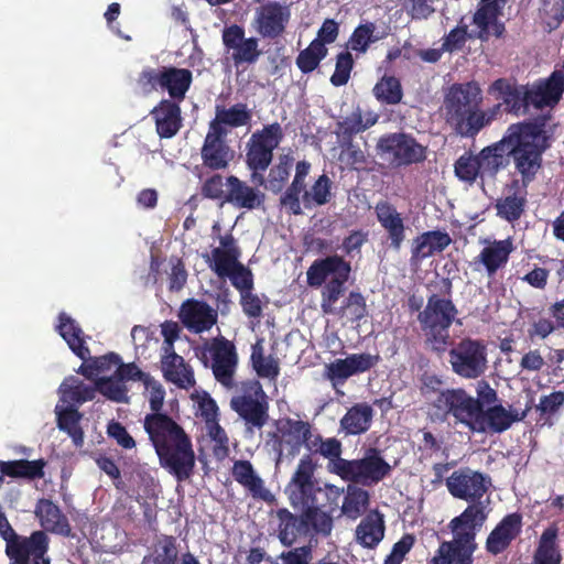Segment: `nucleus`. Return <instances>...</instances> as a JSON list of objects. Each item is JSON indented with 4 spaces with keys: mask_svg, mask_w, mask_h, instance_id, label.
<instances>
[{
    "mask_svg": "<svg viewBox=\"0 0 564 564\" xmlns=\"http://www.w3.org/2000/svg\"><path fill=\"white\" fill-rule=\"evenodd\" d=\"M143 427L159 458L160 466L178 482L195 474L196 457L185 430L166 413H149Z\"/></svg>",
    "mask_w": 564,
    "mask_h": 564,
    "instance_id": "nucleus-1",
    "label": "nucleus"
},
{
    "mask_svg": "<svg viewBox=\"0 0 564 564\" xmlns=\"http://www.w3.org/2000/svg\"><path fill=\"white\" fill-rule=\"evenodd\" d=\"M508 154L521 175L520 183L529 185L542 167V155L549 148L544 123L523 121L512 123L506 131Z\"/></svg>",
    "mask_w": 564,
    "mask_h": 564,
    "instance_id": "nucleus-2",
    "label": "nucleus"
},
{
    "mask_svg": "<svg viewBox=\"0 0 564 564\" xmlns=\"http://www.w3.org/2000/svg\"><path fill=\"white\" fill-rule=\"evenodd\" d=\"M441 293L431 294L423 311L417 315L425 344L437 355H443L451 344L449 328L457 319L458 310L452 301L453 283L448 278L441 280Z\"/></svg>",
    "mask_w": 564,
    "mask_h": 564,
    "instance_id": "nucleus-3",
    "label": "nucleus"
},
{
    "mask_svg": "<svg viewBox=\"0 0 564 564\" xmlns=\"http://www.w3.org/2000/svg\"><path fill=\"white\" fill-rule=\"evenodd\" d=\"M476 394L475 398L463 388L444 389L430 403L431 419L443 423L453 416L455 422L460 424L476 415L479 416L485 406L496 405L498 401L497 391L486 380L477 382Z\"/></svg>",
    "mask_w": 564,
    "mask_h": 564,
    "instance_id": "nucleus-4",
    "label": "nucleus"
},
{
    "mask_svg": "<svg viewBox=\"0 0 564 564\" xmlns=\"http://www.w3.org/2000/svg\"><path fill=\"white\" fill-rule=\"evenodd\" d=\"M350 272V263L338 254L316 259L310 265L306 272L307 284L312 288H319L325 284L321 293L323 313H335V305L346 291Z\"/></svg>",
    "mask_w": 564,
    "mask_h": 564,
    "instance_id": "nucleus-5",
    "label": "nucleus"
},
{
    "mask_svg": "<svg viewBox=\"0 0 564 564\" xmlns=\"http://www.w3.org/2000/svg\"><path fill=\"white\" fill-rule=\"evenodd\" d=\"M316 464L311 455H304L293 473L290 481L285 486V495L290 505L295 510H307L324 500L340 499L343 490L334 485L319 487L315 479L314 473Z\"/></svg>",
    "mask_w": 564,
    "mask_h": 564,
    "instance_id": "nucleus-6",
    "label": "nucleus"
},
{
    "mask_svg": "<svg viewBox=\"0 0 564 564\" xmlns=\"http://www.w3.org/2000/svg\"><path fill=\"white\" fill-rule=\"evenodd\" d=\"M284 139V131L279 122L264 124L254 131L246 144V165L251 172V181L258 186L265 184L264 172L271 165L273 151Z\"/></svg>",
    "mask_w": 564,
    "mask_h": 564,
    "instance_id": "nucleus-7",
    "label": "nucleus"
},
{
    "mask_svg": "<svg viewBox=\"0 0 564 564\" xmlns=\"http://www.w3.org/2000/svg\"><path fill=\"white\" fill-rule=\"evenodd\" d=\"M338 476L352 484L372 486L382 481L391 474L392 467L382 457L380 449L369 447L362 458L338 460Z\"/></svg>",
    "mask_w": 564,
    "mask_h": 564,
    "instance_id": "nucleus-8",
    "label": "nucleus"
},
{
    "mask_svg": "<svg viewBox=\"0 0 564 564\" xmlns=\"http://www.w3.org/2000/svg\"><path fill=\"white\" fill-rule=\"evenodd\" d=\"M377 153L394 167L410 166L426 160V147L403 132L383 134L377 142Z\"/></svg>",
    "mask_w": 564,
    "mask_h": 564,
    "instance_id": "nucleus-9",
    "label": "nucleus"
},
{
    "mask_svg": "<svg viewBox=\"0 0 564 564\" xmlns=\"http://www.w3.org/2000/svg\"><path fill=\"white\" fill-rule=\"evenodd\" d=\"M242 392L230 400L231 409L241 417L249 430L262 429L269 420L268 397L258 380L242 383Z\"/></svg>",
    "mask_w": 564,
    "mask_h": 564,
    "instance_id": "nucleus-10",
    "label": "nucleus"
},
{
    "mask_svg": "<svg viewBox=\"0 0 564 564\" xmlns=\"http://www.w3.org/2000/svg\"><path fill=\"white\" fill-rule=\"evenodd\" d=\"M452 370L464 379H477L487 368V349L479 339L459 340L449 350Z\"/></svg>",
    "mask_w": 564,
    "mask_h": 564,
    "instance_id": "nucleus-11",
    "label": "nucleus"
},
{
    "mask_svg": "<svg viewBox=\"0 0 564 564\" xmlns=\"http://www.w3.org/2000/svg\"><path fill=\"white\" fill-rule=\"evenodd\" d=\"M491 486V478L470 467H460L446 478V488L452 497L469 502L480 503V499Z\"/></svg>",
    "mask_w": 564,
    "mask_h": 564,
    "instance_id": "nucleus-12",
    "label": "nucleus"
},
{
    "mask_svg": "<svg viewBox=\"0 0 564 564\" xmlns=\"http://www.w3.org/2000/svg\"><path fill=\"white\" fill-rule=\"evenodd\" d=\"M486 519L487 513L481 503L468 505L459 516L449 521L448 529L453 534L449 542L475 552L476 535Z\"/></svg>",
    "mask_w": 564,
    "mask_h": 564,
    "instance_id": "nucleus-13",
    "label": "nucleus"
},
{
    "mask_svg": "<svg viewBox=\"0 0 564 564\" xmlns=\"http://www.w3.org/2000/svg\"><path fill=\"white\" fill-rule=\"evenodd\" d=\"M209 352L213 375L217 382L227 389L234 388L238 366V354L234 343L223 336L216 337L212 341Z\"/></svg>",
    "mask_w": 564,
    "mask_h": 564,
    "instance_id": "nucleus-14",
    "label": "nucleus"
},
{
    "mask_svg": "<svg viewBox=\"0 0 564 564\" xmlns=\"http://www.w3.org/2000/svg\"><path fill=\"white\" fill-rule=\"evenodd\" d=\"M223 44L228 52L236 67L240 65H252L258 62L262 52L259 48L257 37H246V31L241 25L231 24L223 30Z\"/></svg>",
    "mask_w": 564,
    "mask_h": 564,
    "instance_id": "nucleus-15",
    "label": "nucleus"
},
{
    "mask_svg": "<svg viewBox=\"0 0 564 564\" xmlns=\"http://www.w3.org/2000/svg\"><path fill=\"white\" fill-rule=\"evenodd\" d=\"M50 538L45 531L37 530L30 536L18 535L9 545H6L8 557H18L26 564H51L47 556Z\"/></svg>",
    "mask_w": 564,
    "mask_h": 564,
    "instance_id": "nucleus-16",
    "label": "nucleus"
},
{
    "mask_svg": "<svg viewBox=\"0 0 564 564\" xmlns=\"http://www.w3.org/2000/svg\"><path fill=\"white\" fill-rule=\"evenodd\" d=\"M527 411L519 414L518 412L508 411L502 404H496L487 408L479 416L476 415L462 424L470 432L485 433L490 431L492 433H502L510 429L514 422L522 421Z\"/></svg>",
    "mask_w": 564,
    "mask_h": 564,
    "instance_id": "nucleus-17",
    "label": "nucleus"
},
{
    "mask_svg": "<svg viewBox=\"0 0 564 564\" xmlns=\"http://www.w3.org/2000/svg\"><path fill=\"white\" fill-rule=\"evenodd\" d=\"M290 17L288 7L269 1L257 9L253 28L261 37L274 40L285 32Z\"/></svg>",
    "mask_w": 564,
    "mask_h": 564,
    "instance_id": "nucleus-18",
    "label": "nucleus"
},
{
    "mask_svg": "<svg viewBox=\"0 0 564 564\" xmlns=\"http://www.w3.org/2000/svg\"><path fill=\"white\" fill-rule=\"evenodd\" d=\"M481 104L482 94L476 82L453 84L444 96L443 110L445 121Z\"/></svg>",
    "mask_w": 564,
    "mask_h": 564,
    "instance_id": "nucleus-19",
    "label": "nucleus"
},
{
    "mask_svg": "<svg viewBox=\"0 0 564 564\" xmlns=\"http://www.w3.org/2000/svg\"><path fill=\"white\" fill-rule=\"evenodd\" d=\"M279 432L280 434L275 432L271 434L272 449L281 457L286 446L289 455L295 456L300 453L303 441L312 436V425L307 421L288 417Z\"/></svg>",
    "mask_w": 564,
    "mask_h": 564,
    "instance_id": "nucleus-20",
    "label": "nucleus"
},
{
    "mask_svg": "<svg viewBox=\"0 0 564 564\" xmlns=\"http://www.w3.org/2000/svg\"><path fill=\"white\" fill-rule=\"evenodd\" d=\"M226 134L208 127L200 148L203 165L212 171L226 170L234 160L235 152L227 142Z\"/></svg>",
    "mask_w": 564,
    "mask_h": 564,
    "instance_id": "nucleus-21",
    "label": "nucleus"
},
{
    "mask_svg": "<svg viewBox=\"0 0 564 564\" xmlns=\"http://www.w3.org/2000/svg\"><path fill=\"white\" fill-rule=\"evenodd\" d=\"M528 186L512 178L503 187V195L496 200V215L508 223L519 220L525 212Z\"/></svg>",
    "mask_w": 564,
    "mask_h": 564,
    "instance_id": "nucleus-22",
    "label": "nucleus"
},
{
    "mask_svg": "<svg viewBox=\"0 0 564 564\" xmlns=\"http://www.w3.org/2000/svg\"><path fill=\"white\" fill-rule=\"evenodd\" d=\"M500 108L501 105H495L492 108L484 110L481 105H477L447 120L446 123L456 134L463 138H475L484 128L491 123Z\"/></svg>",
    "mask_w": 564,
    "mask_h": 564,
    "instance_id": "nucleus-23",
    "label": "nucleus"
},
{
    "mask_svg": "<svg viewBox=\"0 0 564 564\" xmlns=\"http://www.w3.org/2000/svg\"><path fill=\"white\" fill-rule=\"evenodd\" d=\"M522 519L520 512L506 514L488 534L485 543L486 551L494 556L507 551L522 532Z\"/></svg>",
    "mask_w": 564,
    "mask_h": 564,
    "instance_id": "nucleus-24",
    "label": "nucleus"
},
{
    "mask_svg": "<svg viewBox=\"0 0 564 564\" xmlns=\"http://www.w3.org/2000/svg\"><path fill=\"white\" fill-rule=\"evenodd\" d=\"M379 361L378 355L366 352L351 354L344 359H336L326 366V377L334 387L343 384L349 377L373 368Z\"/></svg>",
    "mask_w": 564,
    "mask_h": 564,
    "instance_id": "nucleus-25",
    "label": "nucleus"
},
{
    "mask_svg": "<svg viewBox=\"0 0 564 564\" xmlns=\"http://www.w3.org/2000/svg\"><path fill=\"white\" fill-rule=\"evenodd\" d=\"M178 317L189 332L200 334L217 323L218 314L205 301L187 299L180 307Z\"/></svg>",
    "mask_w": 564,
    "mask_h": 564,
    "instance_id": "nucleus-26",
    "label": "nucleus"
},
{
    "mask_svg": "<svg viewBox=\"0 0 564 564\" xmlns=\"http://www.w3.org/2000/svg\"><path fill=\"white\" fill-rule=\"evenodd\" d=\"M564 93V72L554 70L549 78L535 82L528 86L527 101L529 107L535 109L554 107L561 100Z\"/></svg>",
    "mask_w": 564,
    "mask_h": 564,
    "instance_id": "nucleus-27",
    "label": "nucleus"
},
{
    "mask_svg": "<svg viewBox=\"0 0 564 564\" xmlns=\"http://www.w3.org/2000/svg\"><path fill=\"white\" fill-rule=\"evenodd\" d=\"M150 116L161 139H172L183 127L180 101L163 98L150 111Z\"/></svg>",
    "mask_w": 564,
    "mask_h": 564,
    "instance_id": "nucleus-28",
    "label": "nucleus"
},
{
    "mask_svg": "<svg viewBox=\"0 0 564 564\" xmlns=\"http://www.w3.org/2000/svg\"><path fill=\"white\" fill-rule=\"evenodd\" d=\"M375 213L380 226L386 230L390 247L399 251L405 240L406 226L401 213L388 200H379Z\"/></svg>",
    "mask_w": 564,
    "mask_h": 564,
    "instance_id": "nucleus-29",
    "label": "nucleus"
},
{
    "mask_svg": "<svg viewBox=\"0 0 564 564\" xmlns=\"http://www.w3.org/2000/svg\"><path fill=\"white\" fill-rule=\"evenodd\" d=\"M489 93L498 94L497 98L502 100L500 105H503L505 110L509 113L524 115L529 108L528 86L511 83L507 78H498L490 85Z\"/></svg>",
    "mask_w": 564,
    "mask_h": 564,
    "instance_id": "nucleus-30",
    "label": "nucleus"
},
{
    "mask_svg": "<svg viewBox=\"0 0 564 564\" xmlns=\"http://www.w3.org/2000/svg\"><path fill=\"white\" fill-rule=\"evenodd\" d=\"M35 517L45 532H51L62 536H70L72 527L67 517L59 507L50 499L42 498L36 502Z\"/></svg>",
    "mask_w": 564,
    "mask_h": 564,
    "instance_id": "nucleus-31",
    "label": "nucleus"
},
{
    "mask_svg": "<svg viewBox=\"0 0 564 564\" xmlns=\"http://www.w3.org/2000/svg\"><path fill=\"white\" fill-rule=\"evenodd\" d=\"M226 185L227 191L225 194V202L231 204L236 208L252 210L262 205L264 195L257 188L249 186L237 176H228Z\"/></svg>",
    "mask_w": 564,
    "mask_h": 564,
    "instance_id": "nucleus-32",
    "label": "nucleus"
},
{
    "mask_svg": "<svg viewBox=\"0 0 564 564\" xmlns=\"http://www.w3.org/2000/svg\"><path fill=\"white\" fill-rule=\"evenodd\" d=\"M452 243V238L446 231L429 230L413 239L411 248V261L421 262L434 253L444 251Z\"/></svg>",
    "mask_w": 564,
    "mask_h": 564,
    "instance_id": "nucleus-33",
    "label": "nucleus"
},
{
    "mask_svg": "<svg viewBox=\"0 0 564 564\" xmlns=\"http://www.w3.org/2000/svg\"><path fill=\"white\" fill-rule=\"evenodd\" d=\"M339 499L324 500L316 506L302 511L307 534L312 531L315 534L327 536L333 530V513L338 508Z\"/></svg>",
    "mask_w": 564,
    "mask_h": 564,
    "instance_id": "nucleus-34",
    "label": "nucleus"
},
{
    "mask_svg": "<svg viewBox=\"0 0 564 564\" xmlns=\"http://www.w3.org/2000/svg\"><path fill=\"white\" fill-rule=\"evenodd\" d=\"M163 376L166 381H170L182 389H189L195 386V377L193 369L185 364L182 356L177 355L174 350L165 351L161 360Z\"/></svg>",
    "mask_w": 564,
    "mask_h": 564,
    "instance_id": "nucleus-35",
    "label": "nucleus"
},
{
    "mask_svg": "<svg viewBox=\"0 0 564 564\" xmlns=\"http://www.w3.org/2000/svg\"><path fill=\"white\" fill-rule=\"evenodd\" d=\"M234 479L246 488L253 498L271 501L272 494L264 487L262 478L257 475L252 464L246 459H239L234 463L231 468Z\"/></svg>",
    "mask_w": 564,
    "mask_h": 564,
    "instance_id": "nucleus-36",
    "label": "nucleus"
},
{
    "mask_svg": "<svg viewBox=\"0 0 564 564\" xmlns=\"http://www.w3.org/2000/svg\"><path fill=\"white\" fill-rule=\"evenodd\" d=\"M252 118V113L247 104L238 102L230 108L216 106L215 118L209 122L208 127L220 131L228 135L227 127L238 128L247 126Z\"/></svg>",
    "mask_w": 564,
    "mask_h": 564,
    "instance_id": "nucleus-37",
    "label": "nucleus"
},
{
    "mask_svg": "<svg viewBox=\"0 0 564 564\" xmlns=\"http://www.w3.org/2000/svg\"><path fill=\"white\" fill-rule=\"evenodd\" d=\"M162 90H166L170 100L182 102L193 83V73L187 68L162 66Z\"/></svg>",
    "mask_w": 564,
    "mask_h": 564,
    "instance_id": "nucleus-38",
    "label": "nucleus"
},
{
    "mask_svg": "<svg viewBox=\"0 0 564 564\" xmlns=\"http://www.w3.org/2000/svg\"><path fill=\"white\" fill-rule=\"evenodd\" d=\"M278 538L283 546H292L300 536H306L307 531L303 512L297 516L286 508L276 510Z\"/></svg>",
    "mask_w": 564,
    "mask_h": 564,
    "instance_id": "nucleus-39",
    "label": "nucleus"
},
{
    "mask_svg": "<svg viewBox=\"0 0 564 564\" xmlns=\"http://www.w3.org/2000/svg\"><path fill=\"white\" fill-rule=\"evenodd\" d=\"M56 329L61 337L67 343L69 349L79 359L88 357L89 348L86 345L84 332L75 319L64 312L59 313Z\"/></svg>",
    "mask_w": 564,
    "mask_h": 564,
    "instance_id": "nucleus-40",
    "label": "nucleus"
},
{
    "mask_svg": "<svg viewBox=\"0 0 564 564\" xmlns=\"http://www.w3.org/2000/svg\"><path fill=\"white\" fill-rule=\"evenodd\" d=\"M501 12L498 9L478 6L473 17V23L477 26L478 32L475 35L482 42L488 41L491 36L501 37L506 31L505 24L498 20Z\"/></svg>",
    "mask_w": 564,
    "mask_h": 564,
    "instance_id": "nucleus-41",
    "label": "nucleus"
},
{
    "mask_svg": "<svg viewBox=\"0 0 564 564\" xmlns=\"http://www.w3.org/2000/svg\"><path fill=\"white\" fill-rule=\"evenodd\" d=\"M513 251V243L510 238L503 240H495L488 247H485L479 256V261L486 268L489 275H494L499 269L503 268Z\"/></svg>",
    "mask_w": 564,
    "mask_h": 564,
    "instance_id": "nucleus-42",
    "label": "nucleus"
},
{
    "mask_svg": "<svg viewBox=\"0 0 564 564\" xmlns=\"http://www.w3.org/2000/svg\"><path fill=\"white\" fill-rule=\"evenodd\" d=\"M373 416L372 408L367 403L352 405L340 420V429L346 435H359L366 433L371 425Z\"/></svg>",
    "mask_w": 564,
    "mask_h": 564,
    "instance_id": "nucleus-43",
    "label": "nucleus"
},
{
    "mask_svg": "<svg viewBox=\"0 0 564 564\" xmlns=\"http://www.w3.org/2000/svg\"><path fill=\"white\" fill-rule=\"evenodd\" d=\"M558 528L547 527L541 534L533 555V564H561L562 554L557 545Z\"/></svg>",
    "mask_w": 564,
    "mask_h": 564,
    "instance_id": "nucleus-44",
    "label": "nucleus"
},
{
    "mask_svg": "<svg viewBox=\"0 0 564 564\" xmlns=\"http://www.w3.org/2000/svg\"><path fill=\"white\" fill-rule=\"evenodd\" d=\"M57 427L67 433L76 447L84 445V431L80 426L83 414L74 405L55 409Z\"/></svg>",
    "mask_w": 564,
    "mask_h": 564,
    "instance_id": "nucleus-45",
    "label": "nucleus"
},
{
    "mask_svg": "<svg viewBox=\"0 0 564 564\" xmlns=\"http://www.w3.org/2000/svg\"><path fill=\"white\" fill-rule=\"evenodd\" d=\"M61 401L68 405L83 404L96 397V388L84 383L80 379L69 376L64 379L58 388Z\"/></svg>",
    "mask_w": 564,
    "mask_h": 564,
    "instance_id": "nucleus-46",
    "label": "nucleus"
},
{
    "mask_svg": "<svg viewBox=\"0 0 564 564\" xmlns=\"http://www.w3.org/2000/svg\"><path fill=\"white\" fill-rule=\"evenodd\" d=\"M384 536V522L379 513L368 514L356 528V538L360 545L376 547Z\"/></svg>",
    "mask_w": 564,
    "mask_h": 564,
    "instance_id": "nucleus-47",
    "label": "nucleus"
},
{
    "mask_svg": "<svg viewBox=\"0 0 564 564\" xmlns=\"http://www.w3.org/2000/svg\"><path fill=\"white\" fill-rule=\"evenodd\" d=\"M479 162L481 169L489 174H496L501 169L506 167L509 162L508 143L506 142V134L502 139L489 147L484 148L479 154Z\"/></svg>",
    "mask_w": 564,
    "mask_h": 564,
    "instance_id": "nucleus-48",
    "label": "nucleus"
},
{
    "mask_svg": "<svg viewBox=\"0 0 564 564\" xmlns=\"http://www.w3.org/2000/svg\"><path fill=\"white\" fill-rule=\"evenodd\" d=\"M46 462L43 458L35 460L18 459L3 462L2 474L12 478L41 479L44 477Z\"/></svg>",
    "mask_w": 564,
    "mask_h": 564,
    "instance_id": "nucleus-49",
    "label": "nucleus"
},
{
    "mask_svg": "<svg viewBox=\"0 0 564 564\" xmlns=\"http://www.w3.org/2000/svg\"><path fill=\"white\" fill-rule=\"evenodd\" d=\"M474 551L443 541L427 564H473Z\"/></svg>",
    "mask_w": 564,
    "mask_h": 564,
    "instance_id": "nucleus-50",
    "label": "nucleus"
},
{
    "mask_svg": "<svg viewBox=\"0 0 564 564\" xmlns=\"http://www.w3.org/2000/svg\"><path fill=\"white\" fill-rule=\"evenodd\" d=\"M372 93L381 105L389 106L399 105L404 95L400 79L393 75H383L376 83Z\"/></svg>",
    "mask_w": 564,
    "mask_h": 564,
    "instance_id": "nucleus-51",
    "label": "nucleus"
},
{
    "mask_svg": "<svg viewBox=\"0 0 564 564\" xmlns=\"http://www.w3.org/2000/svg\"><path fill=\"white\" fill-rule=\"evenodd\" d=\"M333 182L326 174H322L314 182L308 191H304L302 202L305 208L310 209L314 206H323L332 199Z\"/></svg>",
    "mask_w": 564,
    "mask_h": 564,
    "instance_id": "nucleus-52",
    "label": "nucleus"
},
{
    "mask_svg": "<svg viewBox=\"0 0 564 564\" xmlns=\"http://www.w3.org/2000/svg\"><path fill=\"white\" fill-rule=\"evenodd\" d=\"M327 53L328 48L321 41H312L297 54L295 64L303 74H310L319 66Z\"/></svg>",
    "mask_w": 564,
    "mask_h": 564,
    "instance_id": "nucleus-53",
    "label": "nucleus"
},
{
    "mask_svg": "<svg viewBox=\"0 0 564 564\" xmlns=\"http://www.w3.org/2000/svg\"><path fill=\"white\" fill-rule=\"evenodd\" d=\"M368 503L369 494L367 490L354 485H348L341 506V512L349 519L356 520L364 513Z\"/></svg>",
    "mask_w": 564,
    "mask_h": 564,
    "instance_id": "nucleus-54",
    "label": "nucleus"
},
{
    "mask_svg": "<svg viewBox=\"0 0 564 564\" xmlns=\"http://www.w3.org/2000/svg\"><path fill=\"white\" fill-rule=\"evenodd\" d=\"M152 564H176L178 550L176 538L167 534L156 536L153 545Z\"/></svg>",
    "mask_w": 564,
    "mask_h": 564,
    "instance_id": "nucleus-55",
    "label": "nucleus"
},
{
    "mask_svg": "<svg viewBox=\"0 0 564 564\" xmlns=\"http://www.w3.org/2000/svg\"><path fill=\"white\" fill-rule=\"evenodd\" d=\"M240 250H221L214 248L212 250V259H209V268L219 276L225 278L239 264Z\"/></svg>",
    "mask_w": 564,
    "mask_h": 564,
    "instance_id": "nucleus-56",
    "label": "nucleus"
},
{
    "mask_svg": "<svg viewBox=\"0 0 564 564\" xmlns=\"http://www.w3.org/2000/svg\"><path fill=\"white\" fill-rule=\"evenodd\" d=\"M251 364L252 368L260 378L275 380L280 373L279 360L272 355L265 357L263 355V348L260 344H256L252 347Z\"/></svg>",
    "mask_w": 564,
    "mask_h": 564,
    "instance_id": "nucleus-57",
    "label": "nucleus"
},
{
    "mask_svg": "<svg viewBox=\"0 0 564 564\" xmlns=\"http://www.w3.org/2000/svg\"><path fill=\"white\" fill-rule=\"evenodd\" d=\"M376 122V117L372 119L368 118L366 121H364L361 110L358 108L337 123L338 135L340 137L341 141H352V137L355 134L372 127Z\"/></svg>",
    "mask_w": 564,
    "mask_h": 564,
    "instance_id": "nucleus-58",
    "label": "nucleus"
},
{
    "mask_svg": "<svg viewBox=\"0 0 564 564\" xmlns=\"http://www.w3.org/2000/svg\"><path fill=\"white\" fill-rule=\"evenodd\" d=\"M293 158L283 154L279 158V162L273 165L268 175V187L273 193H280L288 182L293 166Z\"/></svg>",
    "mask_w": 564,
    "mask_h": 564,
    "instance_id": "nucleus-59",
    "label": "nucleus"
},
{
    "mask_svg": "<svg viewBox=\"0 0 564 564\" xmlns=\"http://www.w3.org/2000/svg\"><path fill=\"white\" fill-rule=\"evenodd\" d=\"M481 170V162L478 155L465 152L454 164L455 176L466 183L473 184Z\"/></svg>",
    "mask_w": 564,
    "mask_h": 564,
    "instance_id": "nucleus-60",
    "label": "nucleus"
},
{
    "mask_svg": "<svg viewBox=\"0 0 564 564\" xmlns=\"http://www.w3.org/2000/svg\"><path fill=\"white\" fill-rule=\"evenodd\" d=\"M115 377H102L96 382V391L113 402H128V389Z\"/></svg>",
    "mask_w": 564,
    "mask_h": 564,
    "instance_id": "nucleus-61",
    "label": "nucleus"
},
{
    "mask_svg": "<svg viewBox=\"0 0 564 564\" xmlns=\"http://www.w3.org/2000/svg\"><path fill=\"white\" fill-rule=\"evenodd\" d=\"M341 155L355 171H368L371 160L354 141H341Z\"/></svg>",
    "mask_w": 564,
    "mask_h": 564,
    "instance_id": "nucleus-62",
    "label": "nucleus"
},
{
    "mask_svg": "<svg viewBox=\"0 0 564 564\" xmlns=\"http://www.w3.org/2000/svg\"><path fill=\"white\" fill-rule=\"evenodd\" d=\"M376 25L372 22L359 24L349 37V46L352 51L366 53L369 45L379 40L373 35Z\"/></svg>",
    "mask_w": 564,
    "mask_h": 564,
    "instance_id": "nucleus-63",
    "label": "nucleus"
},
{
    "mask_svg": "<svg viewBox=\"0 0 564 564\" xmlns=\"http://www.w3.org/2000/svg\"><path fill=\"white\" fill-rule=\"evenodd\" d=\"M541 15L550 30L557 29L564 20V0H542Z\"/></svg>",
    "mask_w": 564,
    "mask_h": 564,
    "instance_id": "nucleus-64",
    "label": "nucleus"
}]
</instances>
